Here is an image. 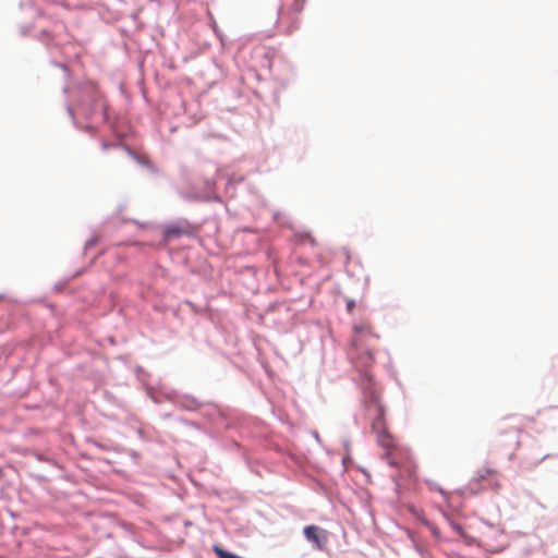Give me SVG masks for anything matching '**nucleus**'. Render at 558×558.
Returning <instances> with one entry per match:
<instances>
[{"mask_svg":"<svg viewBox=\"0 0 558 558\" xmlns=\"http://www.w3.org/2000/svg\"><path fill=\"white\" fill-rule=\"evenodd\" d=\"M367 415L372 421V429L377 435L378 444L387 450L386 458L390 465L399 466L409 460V452L395 442L387 432L385 410L377 395H372L367 402Z\"/></svg>","mask_w":558,"mask_h":558,"instance_id":"nucleus-1","label":"nucleus"},{"mask_svg":"<svg viewBox=\"0 0 558 558\" xmlns=\"http://www.w3.org/2000/svg\"><path fill=\"white\" fill-rule=\"evenodd\" d=\"M352 339L353 352L351 353L356 363L362 367H368L374 362L373 349L371 342L376 338L372 328L367 324L355 325Z\"/></svg>","mask_w":558,"mask_h":558,"instance_id":"nucleus-2","label":"nucleus"},{"mask_svg":"<svg viewBox=\"0 0 558 558\" xmlns=\"http://www.w3.org/2000/svg\"><path fill=\"white\" fill-rule=\"evenodd\" d=\"M496 481L497 470L489 466H484L480 469L476 475L469 481L465 489L470 494L475 495L485 489L487 486L496 484Z\"/></svg>","mask_w":558,"mask_h":558,"instance_id":"nucleus-3","label":"nucleus"},{"mask_svg":"<svg viewBox=\"0 0 558 558\" xmlns=\"http://www.w3.org/2000/svg\"><path fill=\"white\" fill-rule=\"evenodd\" d=\"M304 536L308 542H312L316 548L323 549L326 542V533L316 525H307L303 530Z\"/></svg>","mask_w":558,"mask_h":558,"instance_id":"nucleus-4","label":"nucleus"},{"mask_svg":"<svg viewBox=\"0 0 558 558\" xmlns=\"http://www.w3.org/2000/svg\"><path fill=\"white\" fill-rule=\"evenodd\" d=\"M184 233V229L177 225L167 226L163 230L166 239H173Z\"/></svg>","mask_w":558,"mask_h":558,"instance_id":"nucleus-5","label":"nucleus"},{"mask_svg":"<svg viewBox=\"0 0 558 558\" xmlns=\"http://www.w3.org/2000/svg\"><path fill=\"white\" fill-rule=\"evenodd\" d=\"M213 550L215 551V554L218 556V558H240L239 556L234 555V554H231L227 550H225L221 546L219 545H214L213 546Z\"/></svg>","mask_w":558,"mask_h":558,"instance_id":"nucleus-6","label":"nucleus"},{"mask_svg":"<svg viewBox=\"0 0 558 558\" xmlns=\"http://www.w3.org/2000/svg\"><path fill=\"white\" fill-rule=\"evenodd\" d=\"M348 307L351 308L352 307V302H349L348 303Z\"/></svg>","mask_w":558,"mask_h":558,"instance_id":"nucleus-7","label":"nucleus"},{"mask_svg":"<svg viewBox=\"0 0 558 558\" xmlns=\"http://www.w3.org/2000/svg\"><path fill=\"white\" fill-rule=\"evenodd\" d=\"M3 475V472H2V469L0 468V478L2 477Z\"/></svg>","mask_w":558,"mask_h":558,"instance_id":"nucleus-8","label":"nucleus"}]
</instances>
